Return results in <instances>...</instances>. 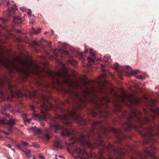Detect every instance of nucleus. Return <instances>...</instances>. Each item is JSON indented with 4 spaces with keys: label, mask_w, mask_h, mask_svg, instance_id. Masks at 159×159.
I'll use <instances>...</instances> for the list:
<instances>
[{
    "label": "nucleus",
    "mask_w": 159,
    "mask_h": 159,
    "mask_svg": "<svg viewBox=\"0 0 159 159\" xmlns=\"http://www.w3.org/2000/svg\"><path fill=\"white\" fill-rule=\"evenodd\" d=\"M119 65L118 64L116 63L114 65V68L118 72L119 76L121 78V76L123 75H125L128 76L133 75L137 74L139 70H133L129 66H125L122 68V69L119 70Z\"/></svg>",
    "instance_id": "nucleus-3"
},
{
    "label": "nucleus",
    "mask_w": 159,
    "mask_h": 159,
    "mask_svg": "<svg viewBox=\"0 0 159 159\" xmlns=\"http://www.w3.org/2000/svg\"><path fill=\"white\" fill-rule=\"evenodd\" d=\"M61 54V57H62L63 55H66L68 56V57H70V56H71V55L70 54V52L67 51H63L61 53V52L59 53V54L56 53L55 54V55L56 57H59V55Z\"/></svg>",
    "instance_id": "nucleus-6"
},
{
    "label": "nucleus",
    "mask_w": 159,
    "mask_h": 159,
    "mask_svg": "<svg viewBox=\"0 0 159 159\" xmlns=\"http://www.w3.org/2000/svg\"><path fill=\"white\" fill-rule=\"evenodd\" d=\"M18 60L20 61L21 65L23 66H26L27 65V62L26 61H25L23 59L21 58L18 59Z\"/></svg>",
    "instance_id": "nucleus-13"
},
{
    "label": "nucleus",
    "mask_w": 159,
    "mask_h": 159,
    "mask_svg": "<svg viewBox=\"0 0 159 159\" xmlns=\"http://www.w3.org/2000/svg\"><path fill=\"white\" fill-rule=\"evenodd\" d=\"M23 152H25L27 156L30 158L31 157V154L30 153V150L25 149Z\"/></svg>",
    "instance_id": "nucleus-12"
},
{
    "label": "nucleus",
    "mask_w": 159,
    "mask_h": 159,
    "mask_svg": "<svg viewBox=\"0 0 159 159\" xmlns=\"http://www.w3.org/2000/svg\"><path fill=\"white\" fill-rule=\"evenodd\" d=\"M46 33H47V32H46V33H45V34H46Z\"/></svg>",
    "instance_id": "nucleus-43"
},
{
    "label": "nucleus",
    "mask_w": 159,
    "mask_h": 159,
    "mask_svg": "<svg viewBox=\"0 0 159 159\" xmlns=\"http://www.w3.org/2000/svg\"><path fill=\"white\" fill-rule=\"evenodd\" d=\"M41 125L42 126H43H43H45L44 124V123H41Z\"/></svg>",
    "instance_id": "nucleus-28"
},
{
    "label": "nucleus",
    "mask_w": 159,
    "mask_h": 159,
    "mask_svg": "<svg viewBox=\"0 0 159 159\" xmlns=\"http://www.w3.org/2000/svg\"><path fill=\"white\" fill-rule=\"evenodd\" d=\"M33 159H36L35 157H34Z\"/></svg>",
    "instance_id": "nucleus-36"
},
{
    "label": "nucleus",
    "mask_w": 159,
    "mask_h": 159,
    "mask_svg": "<svg viewBox=\"0 0 159 159\" xmlns=\"http://www.w3.org/2000/svg\"><path fill=\"white\" fill-rule=\"evenodd\" d=\"M17 40L18 41H21V38L19 39L18 38V39H17Z\"/></svg>",
    "instance_id": "nucleus-27"
},
{
    "label": "nucleus",
    "mask_w": 159,
    "mask_h": 159,
    "mask_svg": "<svg viewBox=\"0 0 159 159\" xmlns=\"http://www.w3.org/2000/svg\"><path fill=\"white\" fill-rule=\"evenodd\" d=\"M51 42H50L49 43H48V46H50V44H51Z\"/></svg>",
    "instance_id": "nucleus-32"
},
{
    "label": "nucleus",
    "mask_w": 159,
    "mask_h": 159,
    "mask_svg": "<svg viewBox=\"0 0 159 159\" xmlns=\"http://www.w3.org/2000/svg\"><path fill=\"white\" fill-rule=\"evenodd\" d=\"M126 100H127L131 104H134L136 106H138L140 101V99L139 98L137 99H135L133 98L132 95L129 94L127 95L124 93L121 97V101L124 104H126Z\"/></svg>",
    "instance_id": "nucleus-4"
},
{
    "label": "nucleus",
    "mask_w": 159,
    "mask_h": 159,
    "mask_svg": "<svg viewBox=\"0 0 159 159\" xmlns=\"http://www.w3.org/2000/svg\"><path fill=\"white\" fill-rule=\"evenodd\" d=\"M75 64L74 65H76L77 64V62L76 61H74Z\"/></svg>",
    "instance_id": "nucleus-35"
},
{
    "label": "nucleus",
    "mask_w": 159,
    "mask_h": 159,
    "mask_svg": "<svg viewBox=\"0 0 159 159\" xmlns=\"http://www.w3.org/2000/svg\"><path fill=\"white\" fill-rule=\"evenodd\" d=\"M21 110L19 108L16 109L15 110V112L17 113H20L21 112Z\"/></svg>",
    "instance_id": "nucleus-18"
},
{
    "label": "nucleus",
    "mask_w": 159,
    "mask_h": 159,
    "mask_svg": "<svg viewBox=\"0 0 159 159\" xmlns=\"http://www.w3.org/2000/svg\"><path fill=\"white\" fill-rule=\"evenodd\" d=\"M110 59V58L109 57L107 56H104L103 58V60L105 62H109V60Z\"/></svg>",
    "instance_id": "nucleus-15"
},
{
    "label": "nucleus",
    "mask_w": 159,
    "mask_h": 159,
    "mask_svg": "<svg viewBox=\"0 0 159 159\" xmlns=\"http://www.w3.org/2000/svg\"><path fill=\"white\" fill-rule=\"evenodd\" d=\"M32 109H33V110H34L33 109V107Z\"/></svg>",
    "instance_id": "nucleus-44"
},
{
    "label": "nucleus",
    "mask_w": 159,
    "mask_h": 159,
    "mask_svg": "<svg viewBox=\"0 0 159 159\" xmlns=\"http://www.w3.org/2000/svg\"><path fill=\"white\" fill-rule=\"evenodd\" d=\"M0 64L8 70L11 73L14 70L17 72H22L26 76H29V70L26 69V71L13 63L9 58H6L2 55H0ZM20 90L17 89L16 85L12 84L8 81L7 76L0 74V97H3L9 100L13 98H20L24 96Z\"/></svg>",
    "instance_id": "nucleus-1"
},
{
    "label": "nucleus",
    "mask_w": 159,
    "mask_h": 159,
    "mask_svg": "<svg viewBox=\"0 0 159 159\" xmlns=\"http://www.w3.org/2000/svg\"><path fill=\"white\" fill-rule=\"evenodd\" d=\"M25 121H26L27 123H29L30 122V120L27 118L26 120Z\"/></svg>",
    "instance_id": "nucleus-24"
},
{
    "label": "nucleus",
    "mask_w": 159,
    "mask_h": 159,
    "mask_svg": "<svg viewBox=\"0 0 159 159\" xmlns=\"http://www.w3.org/2000/svg\"><path fill=\"white\" fill-rule=\"evenodd\" d=\"M80 55H81V56H82V53H81V54Z\"/></svg>",
    "instance_id": "nucleus-37"
},
{
    "label": "nucleus",
    "mask_w": 159,
    "mask_h": 159,
    "mask_svg": "<svg viewBox=\"0 0 159 159\" xmlns=\"http://www.w3.org/2000/svg\"><path fill=\"white\" fill-rule=\"evenodd\" d=\"M136 77L138 79L143 80V78L142 77L141 75H138Z\"/></svg>",
    "instance_id": "nucleus-20"
},
{
    "label": "nucleus",
    "mask_w": 159,
    "mask_h": 159,
    "mask_svg": "<svg viewBox=\"0 0 159 159\" xmlns=\"http://www.w3.org/2000/svg\"><path fill=\"white\" fill-rule=\"evenodd\" d=\"M20 9L21 10H22V9H21V8H20Z\"/></svg>",
    "instance_id": "nucleus-41"
},
{
    "label": "nucleus",
    "mask_w": 159,
    "mask_h": 159,
    "mask_svg": "<svg viewBox=\"0 0 159 159\" xmlns=\"http://www.w3.org/2000/svg\"><path fill=\"white\" fill-rule=\"evenodd\" d=\"M17 32L19 33H20L21 31L20 30H18Z\"/></svg>",
    "instance_id": "nucleus-34"
},
{
    "label": "nucleus",
    "mask_w": 159,
    "mask_h": 159,
    "mask_svg": "<svg viewBox=\"0 0 159 159\" xmlns=\"http://www.w3.org/2000/svg\"><path fill=\"white\" fill-rule=\"evenodd\" d=\"M41 30V29L40 28L35 29L34 28L32 27V29L30 31V35H32V34H37L39 33Z\"/></svg>",
    "instance_id": "nucleus-7"
},
{
    "label": "nucleus",
    "mask_w": 159,
    "mask_h": 159,
    "mask_svg": "<svg viewBox=\"0 0 159 159\" xmlns=\"http://www.w3.org/2000/svg\"><path fill=\"white\" fill-rule=\"evenodd\" d=\"M16 147L18 149L21 150L23 152L25 150H24V149H23L22 146L18 144L16 145Z\"/></svg>",
    "instance_id": "nucleus-16"
},
{
    "label": "nucleus",
    "mask_w": 159,
    "mask_h": 159,
    "mask_svg": "<svg viewBox=\"0 0 159 159\" xmlns=\"http://www.w3.org/2000/svg\"><path fill=\"white\" fill-rule=\"evenodd\" d=\"M122 117H125V116L124 114H123L122 113Z\"/></svg>",
    "instance_id": "nucleus-30"
},
{
    "label": "nucleus",
    "mask_w": 159,
    "mask_h": 159,
    "mask_svg": "<svg viewBox=\"0 0 159 159\" xmlns=\"http://www.w3.org/2000/svg\"><path fill=\"white\" fill-rule=\"evenodd\" d=\"M21 142L22 143L23 145L25 147H26L27 146L29 145V143L23 141H22Z\"/></svg>",
    "instance_id": "nucleus-17"
},
{
    "label": "nucleus",
    "mask_w": 159,
    "mask_h": 159,
    "mask_svg": "<svg viewBox=\"0 0 159 159\" xmlns=\"http://www.w3.org/2000/svg\"><path fill=\"white\" fill-rule=\"evenodd\" d=\"M43 41H44V42H45V40H44V39H42L40 41V42H42Z\"/></svg>",
    "instance_id": "nucleus-25"
},
{
    "label": "nucleus",
    "mask_w": 159,
    "mask_h": 159,
    "mask_svg": "<svg viewBox=\"0 0 159 159\" xmlns=\"http://www.w3.org/2000/svg\"><path fill=\"white\" fill-rule=\"evenodd\" d=\"M88 52V50L87 49H86L84 51V53H86L87 52Z\"/></svg>",
    "instance_id": "nucleus-31"
},
{
    "label": "nucleus",
    "mask_w": 159,
    "mask_h": 159,
    "mask_svg": "<svg viewBox=\"0 0 159 159\" xmlns=\"http://www.w3.org/2000/svg\"><path fill=\"white\" fill-rule=\"evenodd\" d=\"M33 43H34V45H39V43L37 42H36L35 41H34L33 42Z\"/></svg>",
    "instance_id": "nucleus-21"
},
{
    "label": "nucleus",
    "mask_w": 159,
    "mask_h": 159,
    "mask_svg": "<svg viewBox=\"0 0 159 159\" xmlns=\"http://www.w3.org/2000/svg\"><path fill=\"white\" fill-rule=\"evenodd\" d=\"M8 147L9 148H11V145H10V144H9L8 145Z\"/></svg>",
    "instance_id": "nucleus-33"
},
{
    "label": "nucleus",
    "mask_w": 159,
    "mask_h": 159,
    "mask_svg": "<svg viewBox=\"0 0 159 159\" xmlns=\"http://www.w3.org/2000/svg\"><path fill=\"white\" fill-rule=\"evenodd\" d=\"M11 107L10 104L5 105L2 107L1 113L5 114L6 116L0 118V124L7 125L9 126H12L15 124L16 120L7 113H5L4 112L8 110Z\"/></svg>",
    "instance_id": "nucleus-2"
},
{
    "label": "nucleus",
    "mask_w": 159,
    "mask_h": 159,
    "mask_svg": "<svg viewBox=\"0 0 159 159\" xmlns=\"http://www.w3.org/2000/svg\"><path fill=\"white\" fill-rule=\"evenodd\" d=\"M114 122H115V121H114V120H113V123Z\"/></svg>",
    "instance_id": "nucleus-39"
},
{
    "label": "nucleus",
    "mask_w": 159,
    "mask_h": 159,
    "mask_svg": "<svg viewBox=\"0 0 159 159\" xmlns=\"http://www.w3.org/2000/svg\"><path fill=\"white\" fill-rule=\"evenodd\" d=\"M13 18L14 20L15 23L21 24L23 20L21 18L16 16H14Z\"/></svg>",
    "instance_id": "nucleus-10"
},
{
    "label": "nucleus",
    "mask_w": 159,
    "mask_h": 159,
    "mask_svg": "<svg viewBox=\"0 0 159 159\" xmlns=\"http://www.w3.org/2000/svg\"><path fill=\"white\" fill-rule=\"evenodd\" d=\"M101 65L102 67V71L103 73V74L102 75V77L104 79H105L107 76V75L105 73L106 71H107V70L103 69L104 66L103 65L101 64Z\"/></svg>",
    "instance_id": "nucleus-11"
},
{
    "label": "nucleus",
    "mask_w": 159,
    "mask_h": 159,
    "mask_svg": "<svg viewBox=\"0 0 159 159\" xmlns=\"http://www.w3.org/2000/svg\"><path fill=\"white\" fill-rule=\"evenodd\" d=\"M121 109L120 107L117 105L116 107V110L115 111V113H117L118 112H121Z\"/></svg>",
    "instance_id": "nucleus-14"
},
{
    "label": "nucleus",
    "mask_w": 159,
    "mask_h": 159,
    "mask_svg": "<svg viewBox=\"0 0 159 159\" xmlns=\"http://www.w3.org/2000/svg\"><path fill=\"white\" fill-rule=\"evenodd\" d=\"M46 33H47V32H46V33H45V34H46Z\"/></svg>",
    "instance_id": "nucleus-42"
},
{
    "label": "nucleus",
    "mask_w": 159,
    "mask_h": 159,
    "mask_svg": "<svg viewBox=\"0 0 159 159\" xmlns=\"http://www.w3.org/2000/svg\"><path fill=\"white\" fill-rule=\"evenodd\" d=\"M89 52L91 54L90 57H87V60L89 65H92L95 61L98 60V59L95 57V54L93 52L92 49H90Z\"/></svg>",
    "instance_id": "nucleus-5"
},
{
    "label": "nucleus",
    "mask_w": 159,
    "mask_h": 159,
    "mask_svg": "<svg viewBox=\"0 0 159 159\" xmlns=\"http://www.w3.org/2000/svg\"><path fill=\"white\" fill-rule=\"evenodd\" d=\"M3 133H4L5 134H6V135H8V133H7L6 132H5V131H3Z\"/></svg>",
    "instance_id": "nucleus-29"
},
{
    "label": "nucleus",
    "mask_w": 159,
    "mask_h": 159,
    "mask_svg": "<svg viewBox=\"0 0 159 159\" xmlns=\"http://www.w3.org/2000/svg\"><path fill=\"white\" fill-rule=\"evenodd\" d=\"M17 10L16 5L13 6L11 8H8V10L10 12V14H14L16 11Z\"/></svg>",
    "instance_id": "nucleus-9"
},
{
    "label": "nucleus",
    "mask_w": 159,
    "mask_h": 159,
    "mask_svg": "<svg viewBox=\"0 0 159 159\" xmlns=\"http://www.w3.org/2000/svg\"><path fill=\"white\" fill-rule=\"evenodd\" d=\"M39 157L41 159H44V157L42 156L41 155H40L39 156Z\"/></svg>",
    "instance_id": "nucleus-23"
},
{
    "label": "nucleus",
    "mask_w": 159,
    "mask_h": 159,
    "mask_svg": "<svg viewBox=\"0 0 159 159\" xmlns=\"http://www.w3.org/2000/svg\"><path fill=\"white\" fill-rule=\"evenodd\" d=\"M32 146H34V147L35 148L38 147V145H37L36 143H33L32 144Z\"/></svg>",
    "instance_id": "nucleus-22"
},
{
    "label": "nucleus",
    "mask_w": 159,
    "mask_h": 159,
    "mask_svg": "<svg viewBox=\"0 0 159 159\" xmlns=\"http://www.w3.org/2000/svg\"><path fill=\"white\" fill-rule=\"evenodd\" d=\"M0 138H2V136H0Z\"/></svg>",
    "instance_id": "nucleus-40"
},
{
    "label": "nucleus",
    "mask_w": 159,
    "mask_h": 159,
    "mask_svg": "<svg viewBox=\"0 0 159 159\" xmlns=\"http://www.w3.org/2000/svg\"><path fill=\"white\" fill-rule=\"evenodd\" d=\"M60 51L61 52V49H60Z\"/></svg>",
    "instance_id": "nucleus-38"
},
{
    "label": "nucleus",
    "mask_w": 159,
    "mask_h": 159,
    "mask_svg": "<svg viewBox=\"0 0 159 159\" xmlns=\"http://www.w3.org/2000/svg\"><path fill=\"white\" fill-rule=\"evenodd\" d=\"M27 14L29 16H30L32 14L31 11L30 10H28Z\"/></svg>",
    "instance_id": "nucleus-19"
},
{
    "label": "nucleus",
    "mask_w": 159,
    "mask_h": 159,
    "mask_svg": "<svg viewBox=\"0 0 159 159\" xmlns=\"http://www.w3.org/2000/svg\"><path fill=\"white\" fill-rule=\"evenodd\" d=\"M54 146L56 148H61V142L58 140H56L54 144Z\"/></svg>",
    "instance_id": "nucleus-8"
},
{
    "label": "nucleus",
    "mask_w": 159,
    "mask_h": 159,
    "mask_svg": "<svg viewBox=\"0 0 159 159\" xmlns=\"http://www.w3.org/2000/svg\"><path fill=\"white\" fill-rule=\"evenodd\" d=\"M10 3L9 2H7L6 4V5L8 7L10 5Z\"/></svg>",
    "instance_id": "nucleus-26"
}]
</instances>
